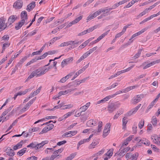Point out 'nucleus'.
<instances>
[{
	"instance_id": "nucleus-1",
	"label": "nucleus",
	"mask_w": 160,
	"mask_h": 160,
	"mask_svg": "<svg viewBox=\"0 0 160 160\" xmlns=\"http://www.w3.org/2000/svg\"><path fill=\"white\" fill-rule=\"evenodd\" d=\"M51 67H49L48 68H40L32 72L26 80L27 82L30 79L32 78L35 76H41L45 74L51 68Z\"/></svg>"
},
{
	"instance_id": "nucleus-2",
	"label": "nucleus",
	"mask_w": 160,
	"mask_h": 160,
	"mask_svg": "<svg viewBox=\"0 0 160 160\" xmlns=\"http://www.w3.org/2000/svg\"><path fill=\"white\" fill-rule=\"evenodd\" d=\"M144 97V95L141 94L136 95L133 97L131 99V102L133 104H136L138 102H140L142 99V98Z\"/></svg>"
},
{
	"instance_id": "nucleus-3",
	"label": "nucleus",
	"mask_w": 160,
	"mask_h": 160,
	"mask_svg": "<svg viewBox=\"0 0 160 160\" xmlns=\"http://www.w3.org/2000/svg\"><path fill=\"white\" fill-rule=\"evenodd\" d=\"M54 125L52 124H50L48 125L42 129L41 132L39 133V134H42L47 132L48 131L52 129Z\"/></svg>"
},
{
	"instance_id": "nucleus-4",
	"label": "nucleus",
	"mask_w": 160,
	"mask_h": 160,
	"mask_svg": "<svg viewBox=\"0 0 160 160\" xmlns=\"http://www.w3.org/2000/svg\"><path fill=\"white\" fill-rule=\"evenodd\" d=\"M73 60V58L72 57H70L63 60L61 62V65L62 67L63 68L65 66L72 62Z\"/></svg>"
},
{
	"instance_id": "nucleus-5",
	"label": "nucleus",
	"mask_w": 160,
	"mask_h": 160,
	"mask_svg": "<svg viewBox=\"0 0 160 160\" xmlns=\"http://www.w3.org/2000/svg\"><path fill=\"white\" fill-rule=\"evenodd\" d=\"M23 4L22 1L18 0L14 3L13 7L18 9H20L22 8Z\"/></svg>"
},
{
	"instance_id": "nucleus-6",
	"label": "nucleus",
	"mask_w": 160,
	"mask_h": 160,
	"mask_svg": "<svg viewBox=\"0 0 160 160\" xmlns=\"http://www.w3.org/2000/svg\"><path fill=\"white\" fill-rule=\"evenodd\" d=\"M17 18L16 15H12L9 17L8 19V23L9 26L11 25L13 23Z\"/></svg>"
},
{
	"instance_id": "nucleus-7",
	"label": "nucleus",
	"mask_w": 160,
	"mask_h": 160,
	"mask_svg": "<svg viewBox=\"0 0 160 160\" xmlns=\"http://www.w3.org/2000/svg\"><path fill=\"white\" fill-rule=\"evenodd\" d=\"M118 106L116 104L114 103L109 104L108 107V110L110 112H113L117 108Z\"/></svg>"
},
{
	"instance_id": "nucleus-8",
	"label": "nucleus",
	"mask_w": 160,
	"mask_h": 160,
	"mask_svg": "<svg viewBox=\"0 0 160 160\" xmlns=\"http://www.w3.org/2000/svg\"><path fill=\"white\" fill-rule=\"evenodd\" d=\"M98 121L96 120L91 119L88 121L87 122V125L89 127H92L97 125Z\"/></svg>"
},
{
	"instance_id": "nucleus-9",
	"label": "nucleus",
	"mask_w": 160,
	"mask_h": 160,
	"mask_svg": "<svg viewBox=\"0 0 160 160\" xmlns=\"http://www.w3.org/2000/svg\"><path fill=\"white\" fill-rule=\"evenodd\" d=\"M102 121H99L98 122V130H95L92 131L94 134H98L101 130L102 127Z\"/></svg>"
},
{
	"instance_id": "nucleus-10",
	"label": "nucleus",
	"mask_w": 160,
	"mask_h": 160,
	"mask_svg": "<svg viewBox=\"0 0 160 160\" xmlns=\"http://www.w3.org/2000/svg\"><path fill=\"white\" fill-rule=\"evenodd\" d=\"M36 4L35 2H32L31 3L29 4L27 6L26 10L30 12L31 10L34 8L35 7Z\"/></svg>"
},
{
	"instance_id": "nucleus-11",
	"label": "nucleus",
	"mask_w": 160,
	"mask_h": 160,
	"mask_svg": "<svg viewBox=\"0 0 160 160\" xmlns=\"http://www.w3.org/2000/svg\"><path fill=\"white\" fill-rule=\"evenodd\" d=\"M6 20V19L3 17H2L0 18V32L2 31V29Z\"/></svg>"
},
{
	"instance_id": "nucleus-12",
	"label": "nucleus",
	"mask_w": 160,
	"mask_h": 160,
	"mask_svg": "<svg viewBox=\"0 0 160 160\" xmlns=\"http://www.w3.org/2000/svg\"><path fill=\"white\" fill-rule=\"evenodd\" d=\"M98 143V140L97 138L94 139L92 143L89 146V149L94 148L95 146L97 145Z\"/></svg>"
},
{
	"instance_id": "nucleus-13",
	"label": "nucleus",
	"mask_w": 160,
	"mask_h": 160,
	"mask_svg": "<svg viewBox=\"0 0 160 160\" xmlns=\"http://www.w3.org/2000/svg\"><path fill=\"white\" fill-rule=\"evenodd\" d=\"M24 23L25 20L24 19H22L21 21L18 22L17 24L15 26V29L17 30L19 29Z\"/></svg>"
},
{
	"instance_id": "nucleus-14",
	"label": "nucleus",
	"mask_w": 160,
	"mask_h": 160,
	"mask_svg": "<svg viewBox=\"0 0 160 160\" xmlns=\"http://www.w3.org/2000/svg\"><path fill=\"white\" fill-rule=\"evenodd\" d=\"M98 15V13H97V12L96 11L94 12L92 14H90L87 17V22H88V21L91 20L92 19L94 18H95L96 16H97Z\"/></svg>"
},
{
	"instance_id": "nucleus-15",
	"label": "nucleus",
	"mask_w": 160,
	"mask_h": 160,
	"mask_svg": "<svg viewBox=\"0 0 160 160\" xmlns=\"http://www.w3.org/2000/svg\"><path fill=\"white\" fill-rule=\"evenodd\" d=\"M48 142L47 140L42 141L41 143L36 145V149L42 147L45 144H47Z\"/></svg>"
},
{
	"instance_id": "nucleus-16",
	"label": "nucleus",
	"mask_w": 160,
	"mask_h": 160,
	"mask_svg": "<svg viewBox=\"0 0 160 160\" xmlns=\"http://www.w3.org/2000/svg\"><path fill=\"white\" fill-rule=\"evenodd\" d=\"M31 54H29L28 55L25 56L23 58H22L19 61V62L17 64V66H19L21 67V65L27 59L29 58Z\"/></svg>"
},
{
	"instance_id": "nucleus-17",
	"label": "nucleus",
	"mask_w": 160,
	"mask_h": 160,
	"mask_svg": "<svg viewBox=\"0 0 160 160\" xmlns=\"http://www.w3.org/2000/svg\"><path fill=\"white\" fill-rule=\"evenodd\" d=\"M128 121L127 118L125 117H124L122 118V129L123 130L126 129V124L128 122Z\"/></svg>"
},
{
	"instance_id": "nucleus-18",
	"label": "nucleus",
	"mask_w": 160,
	"mask_h": 160,
	"mask_svg": "<svg viewBox=\"0 0 160 160\" xmlns=\"http://www.w3.org/2000/svg\"><path fill=\"white\" fill-rule=\"evenodd\" d=\"M21 19H24L25 21L28 19V15L26 11H23L21 14Z\"/></svg>"
},
{
	"instance_id": "nucleus-19",
	"label": "nucleus",
	"mask_w": 160,
	"mask_h": 160,
	"mask_svg": "<svg viewBox=\"0 0 160 160\" xmlns=\"http://www.w3.org/2000/svg\"><path fill=\"white\" fill-rule=\"evenodd\" d=\"M23 143V141L22 140L20 142L18 143L17 144L14 146L13 147V149L15 150L22 147Z\"/></svg>"
},
{
	"instance_id": "nucleus-20",
	"label": "nucleus",
	"mask_w": 160,
	"mask_h": 160,
	"mask_svg": "<svg viewBox=\"0 0 160 160\" xmlns=\"http://www.w3.org/2000/svg\"><path fill=\"white\" fill-rule=\"evenodd\" d=\"M159 62L158 61V60H157V61H153V62H151V63H149L147 64L146 66H145L143 68V69H146V68L150 67L151 66L154 65L155 63H158Z\"/></svg>"
},
{
	"instance_id": "nucleus-21",
	"label": "nucleus",
	"mask_w": 160,
	"mask_h": 160,
	"mask_svg": "<svg viewBox=\"0 0 160 160\" xmlns=\"http://www.w3.org/2000/svg\"><path fill=\"white\" fill-rule=\"evenodd\" d=\"M111 98V96H108L106 97L105 98H103L102 100L98 101L97 102L98 104H99L101 103L104 102H105L108 101L109 99Z\"/></svg>"
},
{
	"instance_id": "nucleus-22",
	"label": "nucleus",
	"mask_w": 160,
	"mask_h": 160,
	"mask_svg": "<svg viewBox=\"0 0 160 160\" xmlns=\"http://www.w3.org/2000/svg\"><path fill=\"white\" fill-rule=\"evenodd\" d=\"M137 111L134 109V108L131 110L126 114V116L129 117L132 115L133 114H135Z\"/></svg>"
},
{
	"instance_id": "nucleus-23",
	"label": "nucleus",
	"mask_w": 160,
	"mask_h": 160,
	"mask_svg": "<svg viewBox=\"0 0 160 160\" xmlns=\"http://www.w3.org/2000/svg\"><path fill=\"white\" fill-rule=\"evenodd\" d=\"M68 88H74L76 87L75 84V82L73 81L69 83L67 85Z\"/></svg>"
},
{
	"instance_id": "nucleus-24",
	"label": "nucleus",
	"mask_w": 160,
	"mask_h": 160,
	"mask_svg": "<svg viewBox=\"0 0 160 160\" xmlns=\"http://www.w3.org/2000/svg\"><path fill=\"white\" fill-rule=\"evenodd\" d=\"M110 31V30H108L106 32H105V33H103L97 39V41L99 42L101 40L102 38H103L104 37L107 35L108 32H109Z\"/></svg>"
},
{
	"instance_id": "nucleus-25",
	"label": "nucleus",
	"mask_w": 160,
	"mask_h": 160,
	"mask_svg": "<svg viewBox=\"0 0 160 160\" xmlns=\"http://www.w3.org/2000/svg\"><path fill=\"white\" fill-rule=\"evenodd\" d=\"M113 149H111L108 151L104 155L107 156L108 157V158H110L111 156H112L113 154Z\"/></svg>"
},
{
	"instance_id": "nucleus-26",
	"label": "nucleus",
	"mask_w": 160,
	"mask_h": 160,
	"mask_svg": "<svg viewBox=\"0 0 160 160\" xmlns=\"http://www.w3.org/2000/svg\"><path fill=\"white\" fill-rule=\"evenodd\" d=\"M10 149H8V151L7 152V154L11 157H13L15 155V152L14 151L10 148Z\"/></svg>"
},
{
	"instance_id": "nucleus-27",
	"label": "nucleus",
	"mask_w": 160,
	"mask_h": 160,
	"mask_svg": "<svg viewBox=\"0 0 160 160\" xmlns=\"http://www.w3.org/2000/svg\"><path fill=\"white\" fill-rule=\"evenodd\" d=\"M72 42H71V41H69L67 42H65L63 43H61L60 45V46L61 47H62L68 46L69 45H72Z\"/></svg>"
},
{
	"instance_id": "nucleus-28",
	"label": "nucleus",
	"mask_w": 160,
	"mask_h": 160,
	"mask_svg": "<svg viewBox=\"0 0 160 160\" xmlns=\"http://www.w3.org/2000/svg\"><path fill=\"white\" fill-rule=\"evenodd\" d=\"M27 150V148H24L23 149H22L20 150L19 151L17 152V155L19 156H21Z\"/></svg>"
},
{
	"instance_id": "nucleus-29",
	"label": "nucleus",
	"mask_w": 160,
	"mask_h": 160,
	"mask_svg": "<svg viewBox=\"0 0 160 160\" xmlns=\"http://www.w3.org/2000/svg\"><path fill=\"white\" fill-rule=\"evenodd\" d=\"M98 26L97 25H95L94 26L89 28V29L86 30V31L87 33H89L90 32L92 31L94 29L98 28Z\"/></svg>"
},
{
	"instance_id": "nucleus-30",
	"label": "nucleus",
	"mask_w": 160,
	"mask_h": 160,
	"mask_svg": "<svg viewBox=\"0 0 160 160\" xmlns=\"http://www.w3.org/2000/svg\"><path fill=\"white\" fill-rule=\"evenodd\" d=\"M97 48V47L96 46L92 49L89 50V51L86 52L85 53L87 54L88 56H89L91 53L93 52Z\"/></svg>"
},
{
	"instance_id": "nucleus-31",
	"label": "nucleus",
	"mask_w": 160,
	"mask_h": 160,
	"mask_svg": "<svg viewBox=\"0 0 160 160\" xmlns=\"http://www.w3.org/2000/svg\"><path fill=\"white\" fill-rule=\"evenodd\" d=\"M110 130H108L106 129H104L103 133V137L105 138L106 137L109 133Z\"/></svg>"
},
{
	"instance_id": "nucleus-32",
	"label": "nucleus",
	"mask_w": 160,
	"mask_h": 160,
	"mask_svg": "<svg viewBox=\"0 0 160 160\" xmlns=\"http://www.w3.org/2000/svg\"><path fill=\"white\" fill-rule=\"evenodd\" d=\"M88 57L86 53H85L82 56L81 58L77 61V63H78L80 62L82 60H83L84 58H86Z\"/></svg>"
},
{
	"instance_id": "nucleus-33",
	"label": "nucleus",
	"mask_w": 160,
	"mask_h": 160,
	"mask_svg": "<svg viewBox=\"0 0 160 160\" xmlns=\"http://www.w3.org/2000/svg\"><path fill=\"white\" fill-rule=\"evenodd\" d=\"M60 38L58 37H55L52 39L49 43V46H50L52 43H53L59 39Z\"/></svg>"
},
{
	"instance_id": "nucleus-34",
	"label": "nucleus",
	"mask_w": 160,
	"mask_h": 160,
	"mask_svg": "<svg viewBox=\"0 0 160 160\" xmlns=\"http://www.w3.org/2000/svg\"><path fill=\"white\" fill-rule=\"evenodd\" d=\"M10 45V43L8 42L5 43L3 44L2 47V52L3 53V52L5 51L6 48L8 47Z\"/></svg>"
},
{
	"instance_id": "nucleus-35",
	"label": "nucleus",
	"mask_w": 160,
	"mask_h": 160,
	"mask_svg": "<svg viewBox=\"0 0 160 160\" xmlns=\"http://www.w3.org/2000/svg\"><path fill=\"white\" fill-rule=\"evenodd\" d=\"M118 152L119 153L118 155H119L121 158L123 157V156L125 155V153L126 152L123 149L122 150L121 149L120 151L119 152V151Z\"/></svg>"
},
{
	"instance_id": "nucleus-36",
	"label": "nucleus",
	"mask_w": 160,
	"mask_h": 160,
	"mask_svg": "<svg viewBox=\"0 0 160 160\" xmlns=\"http://www.w3.org/2000/svg\"><path fill=\"white\" fill-rule=\"evenodd\" d=\"M118 83L116 82L113 84L111 86L107 87L106 89V90H110L112 88H114L116 86H117L118 85Z\"/></svg>"
},
{
	"instance_id": "nucleus-37",
	"label": "nucleus",
	"mask_w": 160,
	"mask_h": 160,
	"mask_svg": "<svg viewBox=\"0 0 160 160\" xmlns=\"http://www.w3.org/2000/svg\"><path fill=\"white\" fill-rule=\"evenodd\" d=\"M152 123L153 125L156 126L157 123V121L155 116H153L152 118Z\"/></svg>"
},
{
	"instance_id": "nucleus-38",
	"label": "nucleus",
	"mask_w": 160,
	"mask_h": 160,
	"mask_svg": "<svg viewBox=\"0 0 160 160\" xmlns=\"http://www.w3.org/2000/svg\"><path fill=\"white\" fill-rule=\"evenodd\" d=\"M148 10L145 9L142 12L140 13L137 16L138 18L141 17L143 15H145L147 12H148Z\"/></svg>"
},
{
	"instance_id": "nucleus-39",
	"label": "nucleus",
	"mask_w": 160,
	"mask_h": 160,
	"mask_svg": "<svg viewBox=\"0 0 160 160\" xmlns=\"http://www.w3.org/2000/svg\"><path fill=\"white\" fill-rule=\"evenodd\" d=\"M146 74H141L135 78V81H138L139 80L143 78L146 76Z\"/></svg>"
},
{
	"instance_id": "nucleus-40",
	"label": "nucleus",
	"mask_w": 160,
	"mask_h": 160,
	"mask_svg": "<svg viewBox=\"0 0 160 160\" xmlns=\"http://www.w3.org/2000/svg\"><path fill=\"white\" fill-rule=\"evenodd\" d=\"M75 110H72L71 112H69L66 114L64 115V118H67L68 117L70 116L72 114H73Z\"/></svg>"
},
{
	"instance_id": "nucleus-41",
	"label": "nucleus",
	"mask_w": 160,
	"mask_h": 160,
	"mask_svg": "<svg viewBox=\"0 0 160 160\" xmlns=\"http://www.w3.org/2000/svg\"><path fill=\"white\" fill-rule=\"evenodd\" d=\"M144 123V121L143 119H142L139 122L138 124V127L140 129H141L143 127Z\"/></svg>"
},
{
	"instance_id": "nucleus-42",
	"label": "nucleus",
	"mask_w": 160,
	"mask_h": 160,
	"mask_svg": "<svg viewBox=\"0 0 160 160\" xmlns=\"http://www.w3.org/2000/svg\"><path fill=\"white\" fill-rule=\"evenodd\" d=\"M69 132H68L64 133L62 135V137H63V138H68L72 136V134H70Z\"/></svg>"
},
{
	"instance_id": "nucleus-43",
	"label": "nucleus",
	"mask_w": 160,
	"mask_h": 160,
	"mask_svg": "<svg viewBox=\"0 0 160 160\" xmlns=\"http://www.w3.org/2000/svg\"><path fill=\"white\" fill-rule=\"evenodd\" d=\"M82 15H81L76 18L73 21L74 23L76 24L81 19H82Z\"/></svg>"
},
{
	"instance_id": "nucleus-44",
	"label": "nucleus",
	"mask_w": 160,
	"mask_h": 160,
	"mask_svg": "<svg viewBox=\"0 0 160 160\" xmlns=\"http://www.w3.org/2000/svg\"><path fill=\"white\" fill-rule=\"evenodd\" d=\"M82 15H81L76 18L73 21L74 23L76 24L81 19H82Z\"/></svg>"
},
{
	"instance_id": "nucleus-45",
	"label": "nucleus",
	"mask_w": 160,
	"mask_h": 160,
	"mask_svg": "<svg viewBox=\"0 0 160 160\" xmlns=\"http://www.w3.org/2000/svg\"><path fill=\"white\" fill-rule=\"evenodd\" d=\"M89 142L88 140V139H84L83 140H82L81 141H80L78 142V145H80L84 143L85 142Z\"/></svg>"
},
{
	"instance_id": "nucleus-46",
	"label": "nucleus",
	"mask_w": 160,
	"mask_h": 160,
	"mask_svg": "<svg viewBox=\"0 0 160 160\" xmlns=\"http://www.w3.org/2000/svg\"><path fill=\"white\" fill-rule=\"evenodd\" d=\"M105 149L104 148L102 149L101 151H99L98 152H97V153H95V155H96V156H100L101 155L103 154L105 151Z\"/></svg>"
},
{
	"instance_id": "nucleus-47",
	"label": "nucleus",
	"mask_w": 160,
	"mask_h": 160,
	"mask_svg": "<svg viewBox=\"0 0 160 160\" xmlns=\"http://www.w3.org/2000/svg\"><path fill=\"white\" fill-rule=\"evenodd\" d=\"M148 28H145L142 29L141 31H139L138 32L136 33V35L137 36L141 34L142 33H143L145 31H146L147 29Z\"/></svg>"
},
{
	"instance_id": "nucleus-48",
	"label": "nucleus",
	"mask_w": 160,
	"mask_h": 160,
	"mask_svg": "<svg viewBox=\"0 0 160 160\" xmlns=\"http://www.w3.org/2000/svg\"><path fill=\"white\" fill-rule=\"evenodd\" d=\"M67 94V93L66 90L61 91L58 93V95L57 97L58 98H59V97H60L62 95H65Z\"/></svg>"
},
{
	"instance_id": "nucleus-49",
	"label": "nucleus",
	"mask_w": 160,
	"mask_h": 160,
	"mask_svg": "<svg viewBox=\"0 0 160 160\" xmlns=\"http://www.w3.org/2000/svg\"><path fill=\"white\" fill-rule=\"evenodd\" d=\"M82 73L81 71L79 70L74 75L72 79V80H74L78 75Z\"/></svg>"
},
{
	"instance_id": "nucleus-50",
	"label": "nucleus",
	"mask_w": 160,
	"mask_h": 160,
	"mask_svg": "<svg viewBox=\"0 0 160 160\" xmlns=\"http://www.w3.org/2000/svg\"><path fill=\"white\" fill-rule=\"evenodd\" d=\"M138 155L139 154L138 153H136L134 154H133L132 156V160H137L138 156Z\"/></svg>"
},
{
	"instance_id": "nucleus-51",
	"label": "nucleus",
	"mask_w": 160,
	"mask_h": 160,
	"mask_svg": "<svg viewBox=\"0 0 160 160\" xmlns=\"http://www.w3.org/2000/svg\"><path fill=\"white\" fill-rule=\"evenodd\" d=\"M42 88L41 86H40L38 89L33 92V94L35 95L38 94L40 92Z\"/></svg>"
},
{
	"instance_id": "nucleus-52",
	"label": "nucleus",
	"mask_w": 160,
	"mask_h": 160,
	"mask_svg": "<svg viewBox=\"0 0 160 160\" xmlns=\"http://www.w3.org/2000/svg\"><path fill=\"white\" fill-rule=\"evenodd\" d=\"M37 32V31L36 30H34L33 31L30 32V33H29L27 35L26 37L27 36H29L31 37L33 35H34Z\"/></svg>"
},
{
	"instance_id": "nucleus-53",
	"label": "nucleus",
	"mask_w": 160,
	"mask_h": 160,
	"mask_svg": "<svg viewBox=\"0 0 160 160\" xmlns=\"http://www.w3.org/2000/svg\"><path fill=\"white\" fill-rule=\"evenodd\" d=\"M97 12V13L98 15L100 14L102 12H106L105 9H100L98 10V11H96Z\"/></svg>"
},
{
	"instance_id": "nucleus-54",
	"label": "nucleus",
	"mask_w": 160,
	"mask_h": 160,
	"mask_svg": "<svg viewBox=\"0 0 160 160\" xmlns=\"http://www.w3.org/2000/svg\"><path fill=\"white\" fill-rule=\"evenodd\" d=\"M65 108H62V109H65L67 108H71L73 107V105L71 104L66 105L64 106Z\"/></svg>"
},
{
	"instance_id": "nucleus-55",
	"label": "nucleus",
	"mask_w": 160,
	"mask_h": 160,
	"mask_svg": "<svg viewBox=\"0 0 160 160\" xmlns=\"http://www.w3.org/2000/svg\"><path fill=\"white\" fill-rule=\"evenodd\" d=\"M27 148L31 147L32 148L36 149V144L33 143H32L27 146Z\"/></svg>"
},
{
	"instance_id": "nucleus-56",
	"label": "nucleus",
	"mask_w": 160,
	"mask_h": 160,
	"mask_svg": "<svg viewBox=\"0 0 160 160\" xmlns=\"http://www.w3.org/2000/svg\"><path fill=\"white\" fill-rule=\"evenodd\" d=\"M66 142L67 141L66 140H63L62 141L59 142L57 143V145L61 146L66 143Z\"/></svg>"
},
{
	"instance_id": "nucleus-57",
	"label": "nucleus",
	"mask_w": 160,
	"mask_h": 160,
	"mask_svg": "<svg viewBox=\"0 0 160 160\" xmlns=\"http://www.w3.org/2000/svg\"><path fill=\"white\" fill-rule=\"evenodd\" d=\"M32 88H31L28 89H26L24 91L22 92V93L23 94V95H25L28 92L31 91Z\"/></svg>"
},
{
	"instance_id": "nucleus-58",
	"label": "nucleus",
	"mask_w": 160,
	"mask_h": 160,
	"mask_svg": "<svg viewBox=\"0 0 160 160\" xmlns=\"http://www.w3.org/2000/svg\"><path fill=\"white\" fill-rule=\"evenodd\" d=\"M38 158L35 156H32L27 158L26 160H36Z\"/></svg>"
},
{
	"instance_id": "nucleus-59",
	"label": "nucleus",
	"mask_w": 160,
	"mask_h": 160,
	"mask_svg": "<svg viewBox=\"0 0 160 160\" xmlns=\"http://www.w3.org/2000/svg\"><path fill=\"white\" fill-rule=\"evenodd\" d=\"M41 52L40 50L36 52H34L32 53V56H33L34 55H39Z\"/></svg>"
},
{
	"instance_id": "nucleus-60",
	"label": "nucleus",
	"mask_w": 160,
	"mask_h": 160,
	"mask_svg": "<svg viewBox=\"0 0 160 160\" xmlns=\"http://www.w3.org/2000/svg\"><path fill=\"white\" fill-rule=\"evenodd\" d=\"M133 136V135H130L125 139V141L128 142L132 140Z\"/></svg>"
},
{
	"instance_id": "nucleus-61",
	"label": "nucleus",
	"mask_w": 160,
	"mask_h": 160,
	"mask_svg": "<svg viewBox=\"0 0 160 160\" xmlns=\"http://www.w3.org/2000/svg\"><path fill=\"white\" fill-rule=\"evenodd\" d=\"M144 139L145 140L144 141L145 142L143 143V144L146 145L147 146H149L150 144V142L148 139H147L145 138Z\"/></svg>"
},
{
	"instance_id": "nucleus-62",
	"label": "nucleus",
	"mask_w": 160,
	"mask_h": 160,
	"mask_svg": "<svg viewBox=\"0 0 160 160\" xmlns=\"http://www.w3.org/2000/svg\"><path fill=\"white\" fill-rule=\"evenodd\" d=\"M86 106H83L82 107H81L79 109H81V112L85 111L87 109V108L86 107Z\"/></svg>"
},
{
	"instance_id": "nucleus-63",
	"label": "nucleus",
	"mask_w": 160,
	"mask_h": 160,
	"mask_svg": "<svg viewBox=\"0 0 160 160\" xmlns=\"http://www.w3.org/2000/svg\"><path fill=\"white\" fill-rule=\"evenodd\" d=\"M111 126V125L110 123H107L105 127V128L104 129L110 130V128Z\"/></svg>"
},
{
	"instance_id": "nucleus-64",
	"label": "nucleus",
	"mask_w": 160,
	"mask_h": 160,
	"mask_svg": "<svg viewBox=\"0 0 160 160\" xmlns=\"http://www.w3.org/2000/svg\"><path fill=\"white\" fill-rule=\"evenodd\" d=\"M154 104H155L153 103V102H152L148 107L147 110H148L151 108Z\"/></svg>"
}]
</instances>
